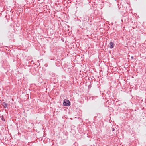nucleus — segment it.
<instances>
[{"label":"nucleus","mask_w":146,"mask_h":146,"mask_svg":"<svg viewBox=\"0 0 146 146\" xmlns=\"http://www.w3.org/2000/svg\"><path fill=\"white\" fill-rule=\"evenodd\" d=\"M64 105L67 106H69L70 105V101L68 100L65 99L64 100L63 103Z\"/></svg>","instance_id":"nucleus-1"},{"label":"nucleus","mask_w":146,"mask_h":146,"mask_svg":"<svg viewBox=\"0 0 146 146\" xmlns=\"http://www.w3.org/2000/svg\"><path fill=\"white\" fill-rule=\"evenodd\" d=\"M82 20L84 21L88 22L89 20V17H88L86 15H84L81 18Z\"/></svg>","instance_id":"nucleus-2"},{"label":"nucleus","mask_w":146,"mask_h":146,"mask_svg":"<svg viewBox=\"0 0 146 146\" xmlns=\"http://www.w3.org/2000/svg\"><path fill=\"white\" fill-rule=\"evenodd\" d=\"M110 49L113 48L114 47V46L115 45V44L112 42H110Z\"/></svg>","instance_id":"nucleus-3"},{"label":"nucleus","mask_w":146,"mask_h":146,"mask_svg":"<svg viewBox=\"0 0 146 146\" xmlns=\"http://www.w3.org/2000/svg\"><path fill=\"white\" fill-rule=\"evenodd\" d=\"M3 103L4 104H3V106L4 108H7V104L5 102H3Z\"/></svg>","instance_id":"nucleus-4"},{"label":"nucleus","mask_w":146,"mask_h":146,"mask_svg":"<svg viewBox=\"0 0 146 146\" xmlns=\"http://www.w3.org/2000/svg\"><path fill=\"white\" fill-rule=\"evenodd\" d=\"M1 119L3 121H5V119L4 118V117L2 115L1 116Z\"/></svg>","instance_id":"nucleus-5"},{"label":"nucleus","mask_w":146,"mask_h":146,"mask_svg":"<svg viewBox=\"0 0 146 146\" xmlns=\"http://www.w3.org/2000/svg\"><path fill=\"white\" fill-rule=\"evenodd\" d=\"M34 63H35L34 62V61H33V60H32L30 62V64H34Z\"/></svg>","instance_id":"nucleus-6"},{"label":"nucleus","mask_w":146,"mask_h":146,"mask_svg":"<svg viewBox=\"0 0 146 146\" xmlns=\"http://www.w3.org/2000/svg\"><path fill=\"white\" fill-rule=\"evenodd\" d=\"M115 130V129L114 128H112V130L113 131H114Z\"/></svg>","instance_id":"nucleus-7"},{"label":"nucleus","mask_w":146,"mask_h":146,"mask_svg":"<svg viewBox=\"0 0 146 146\" xmlns=\"http://www.w3.org/2000/svg\"><path fill=\"white\" fill-rule=\"evenodd\" d=\"M91 86V85H89L88 87V88H90Z\"/></svg>","instance_id":"nucleus-8"},{"label":"nucleus","mask_w":146,"mask_h":146,"mask_svg":"<svg viewBox=\"0 0 146 146\" xmlns=\"http://www.w3.org/2000/svg\"><path fill=\"white\" fill-rule=\"evenodd\" d=\"M131 58L132 59H133V56H132L131 57Z\"/></svg>","instance_id":"nucleus-9"}]
</instances>
